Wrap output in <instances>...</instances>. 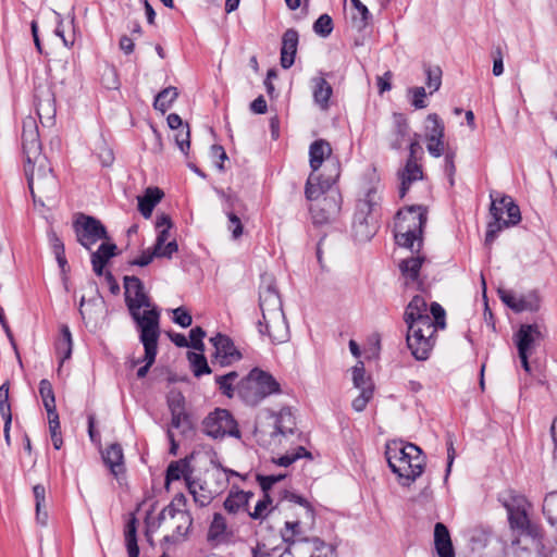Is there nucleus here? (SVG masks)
Masks as SVG:
<instances>
[{"label": "nucleus", "instance_id": "nucleus-9", "mask_svg": "<svg viewBox=\"0 0 557 557\" xmlns=\"http://www.w3.org/2000/svg\"><path fill=\"white\" fill-rule=\"evenodd\" d=\"M280 392V383L273 375L258 368L252 369L238 386L239 396L250 406H256L265 397Z\"/></svg>", "mask_w": 557, "mask_h": 557}, {"label": "nucleus", "instance_id": "nucleus-14", "mask_svg": "<svg viewBox=\"0 0 557 557\" xmlns=\"http://www.w3.org/2000/svg\"><path fill=\"white\" fill-rule=\"evenodd\" d=\"M78 243L90 250L100 239H109L104 225L96 218L81 214L74 223Z\"/></svg>", "mask_w": 557, "mask_h": 557}, {"label": "nucleus", "instance_id": "nucleus-32", "mask_svg": "<svg viewBox=\"0 0 557 557\" xmlns=\"http://www.w3.org/2000/svg\"><path fill=\"white\" fill-rule=\"evenodd\" d=\"M251 497H253L252 492H231L224 502V508L231 513H236L242 509H247L249 499Z\"/></svg>", "mask_w": 557, "mask_h": 557}, {"label": "nucleus", "instance_id": "nucleus-63", "mask_svg": "<svg viewBox=\"0 0 557 557\" xmlns=\"http://www.w3.org/2000/svg\"><path fill=\"white\" fill-rule=\"evenodd\" d=\"M190 134H189V127L186 125L185 127H182L177 131L175 134V143L180 150L184 153H187V150L190 147V140H189Z\"/></svg>", "mask_w": 557, "mask_h": 557}, {"label": "nucleus", "instance_id": "nucleus-60", "mask_svg": "<svg viewBox=\"0 0 557 557\" xmlns=\"http://www.w3.org/2000/svg\"><path fill=\"white\" fill-rule=\"evenodd\" d=\"M117 247L113 243H102L99 248L91 253V256H98L99 260L108 262L110 258L116 255Z\"/></svg>", "mask_w": 557, "mask_h": 557}, {"label": "nucleus", "instance_id": "nucleus-62", "mask_svg": "<svg viewBox=\"0 0 557 557\" xmlns=\"http://www.w3.org/2000/svg\"><path fill=\"white\" fill-rule=\"evenodd\" d=\"M206 336V332L200 327L196 326L190 330L189 332V346L193 347L196 350L203 351L205 345H203V337Z\"/></svg>", "mask_w": 557, "mask_h": 557}, {"label": "nucleus", "instance_id": "nucleus-1", "mask_svg": "<svg viewBox=\"0 0 557 557\" xmlns=\"http://www.w3.org/2000/svg\"><path fill=\"white\" fill-rule=\"evenodd\" d=\"M426 223V211L421 206H413L399 210L395 218L394 237L398 246L417 252V256L405 258L399 263V270L404 277L417 281L425 258L420 249L423 245V228Z\"/></svg>", "mask_w": 557, "mask_h": 557}, {"label": "nucleus", "instance_id": "nucleus-25", "mask_svg": "<svg viewBox=\"0 0 557 557\" xmlns=\"http://www.w3.org/2000/svg\"><path fill=\"white\" fill-rule=\"evenodd\" d=\"M508 520L510 528L517 531L519 535H525L532 539L540 536V529L529 519L527 510L508 515Z\"/></svg>", "mask_w": 557, "mask_h": 557}, {"label": "nucleus", "instance_id": "nucleus-20", "mask_svg": "<svg viewBox=\"0 0 557 557\" xmlns=\"http://www.w3.org/2000/svg\"><path fill=\"white\" fill-rule=\"evenodd\" d=\"M215 348V358L221 359V364H227L232 360L239 359L240 354L234 346L233 341L223 334H218L210 339Z\"/></svg>", "mask_w": 557, "mask_h": 557}, {"label": "nucleus", "instance_id": "nucleus-6", "mask_svg": "<svg viewBox=\"0 0 557 557\" xmlns=\"http://www.w3.org/2000/svg\"><path fill=\"white\" fill-rule=\"evenodd\" d=\"M125 302L138 332L160 330V310L144 290L136 276L124 277Z\"/></svg>", "mask_w": 557, "mask_h": 557}, {"label": "nucleus", "instance_id": "nucleus-64", "mask_svg": "<svg viewBox=\"0 0 557 557\" xmlns=\"http://www.w3.org/2000/svg\"><path fill=\"white\" fill-rule=\"evenodd\" d=\"M372 395L373 388L367 387L360 389V395L352 400V408L358 412L362 411L366 408L369 400L372 398Z\"/></svg>", "mask_w": 557, "mask_h": 557}, {"label": "nucleus", "instance_id": "nucleus-31", "mask_svg": "<svg viewBox=\"0 0 557 557\" xmlns=\"http://www.w3.org/2000/svg\"><path fill=\"white\" fill-rule=\"evenodd\" d=\"M351 22L358 30L364 29L372 21V15L368 8L360 0H350Z\"/></svg>", "mask_w": 557, "mask_h": 557}, {"label": "nucleus", "instance_id": "nucleus-35", "mask_svg": "<svg viewBox=\"0 0 557 557\" xmlns=\"http://www.w3.org/2000/svg\"><path fill=\"white\" fill-rule=\"evenodd\" d=\"M312 82L315 103H318L322 109H326L332 95L331 85L323 77H314Z\"/></svg>", "mask_w": 557, "mask_h": 557}, {"label": "nucleus", "instance_id": "nucleus-10", "mask_svg": "<svg viewBox=\"0 0 557 557\" xmlns=\"http://www.w3.org/2000/svg\"><path fill=\"white\" fill-rule=\"evenodd\" d=\"M165 524L172 533L164 536L166 542L183 541L193 525V517L186 510L176 509L173 505L166 506L158 516V527Z\"/></svg>", "mask_w": 557, "mask_h": 557}, {"label": "nucleus", "instance_id": "nucleus-58", "mask_svg": "<svg viewBox=\"0 0 557 557\" xmlns=\"http://www.w3.org/2000/svg\"><path fill=\"white\" fill-rule=\"evenodd\" d=\"M35 106L38 103H47L50 101H54V92L51 87L47 84H40L35 88Z\"/></svg>", "mask_w": 557, "mask_h": 557}, {"label": "nucleus", "instance_id": "nucleus-42", "mask_svg": "<svg viewBox=\"0 0 557 557\" xmlns=\"http://www.w3.org/2000/svg\"><path fill=\"white\" fill-rule=\"evenodd\" d=\"M300 458L312 459V455L302 446H298L293 451H287L284 456L273 459V462L281 467H288Z\"/></svg>", "mask_w": 557, "mask_h": 557}, {"label": "nucleus", "instance_id": "nucleus-27", "mask_svg": "<svg viewBox=\"0 0 557 557\" xmlns=\"http://www.w3.org/2000/svg\"><path fill=\"white\" fill-rule=\"evenodd\" d=\"M498 500L506 508L508 515L528 510V507L530 506L523 495H520L512 490L502 492L498 495Z\"/></svg>", "mask_w": 557, "mask_h": 557}, {"label": "nucleus", "instance_id": "nucleus-49", "mask_svg": "<svg viewBox=\"0 0 557 557\" xmlns=\"http://www.w3.org/2000/svg\"><path fill=\"white\" fill-rule=\"evenodd\" d=\"M39 394L42 399L45 409L55 408V398L51 383L42 379L39 382Z\"/></svg>", "mask_w": 557, "mask_h": 557}, {"label": "nucleus", "instance_id": "nucleus-39", "mask_svg": "<svg viewBox=\"0 0 557 557\" xmlns=\"http://www.w3.org/2000/svg\"><path fill=\"white\" fill-rule=\"evenodd\" d=\"M541 299L536 292H530L525 295H520L517 298L516 312L522 311H537L540 309Z\"/></svg>", "mask_w": 557, "mask_h": 557}, {"label": "nucleus", "instance_id": "nucleus-7", "mask_svg": "<svg viewBox=\"0 0 557 557\" xmlns=\"http://www.w3.org/2000/svg\"><path fill=\"white\" fill-rule=\"evenodd\" d=\"M382 199V185L377 178L373 185L366 189L363 198L359 199L357 203L352 232L358 242H368L377 232V218L380 216Z\"/></svg>", "mask_w": 557, "mask_h": 557}, {"label": "nucleus", "instance_id": "nucleus-50", "mask_svg": "<svg viewBox=\"0 0 557 557\" xmlns=\"http://www.w3.org/2000/svg\"><path fill=\"white\" fill-rule=\"evenodd\" d=\"M238 377V373L235 371L228 372L224 375H219L215 377V383L218 384L220 391L226 395L227 397H232L234 393L233 383Z\"/></svg>", "mask_w": 557, "mask_h": 557}, {"label": "nucleus", "instance_id": "nucleus-61", "mask_svg": "<svg viewBox=\"0 0 557 557\" xmlns=\"http://www.w3.org/2000/svg\"><path fill=\"white\" fill-rule=\"evenodd\" d=\"M431 314L433 315V325L435 327V331L437 329H444L445 323V310L443 307L437 302H432L430 307Z\"/></svg>", "mask_w": 557, "mask_h": 557}, {"label": "nucleus", "instance_id": "nucleus-53", "mask_svg": "<svg viewBox=\"0 0 557 557\" xmlns=\"http://www.w3.org/2000/svg\"><path fill=\"white\" fill-rule=\"evenodd\" d=\"M313 30L317 35L325 38L333 30V20L329 14H322L313 24Z\"/></svg>", "mask_w": 557, "mask_h": 557}, {"label": "nucleus", "instance_id": "nucleus-37", "mask_svg": "<svg viewBox=\"0 0 557 557\" xmlns=\"http://www.w3.org/2000/svg\"><path fill=\"white\" fill-rule=\"evenodd\" d=\"M177 97L178 91L176 87H166L156 96L153 108L162 113H165Z\"/></svg>", "mask_w": 557, "mask_h": 557}, {"label": "nucleus", "instance_id": "nucleus-47", "mask_svg": "<svg viewBox=\"0 0 557 557\" xmlns=\"http://www.w3.org/2000/svg\"><path fill=\"white\" fill-rule=\"evenodd\" d=\"M36 111L42 125H51L55 116V100L47 103H38Z\"/></svg>", "mask_w": 557, "mask_h": 557}, {"label": "nucleus", "instance_id": "nucleus-33", "mask_svg": "<svg viewBox=\"0 0 557 557\" xmlns=\"http://www.w3.org/2000/svg\"><path fill=\"white\" fill-rule=\"evenodd\" d=\"M307 546L306 557H336L335 548L331 544H326L318 537L305 541Z\"/></svg>", "mask_w": 557, "mask_h": 557}, {"label": "nucleus", "instance_id": "nucleus-29", "mask_svg": "<svg viewBox=\"0 0 557 557\" xmlns=\"http://www.w3.org/2000/svg\"><path fill=\"white\" fill-rule=\"evenodd\" d=\"M103 461L113 475L124 472V455L121 445L112 444L102 454Z\"/></svg>", "mask_w": 557, "mask_h": 557}, {"label": "nucleus", "instance_id": "nucleus-4", "mask_svg": "<svg viewBox=\"0 0 557 557\" xmlns=\"http://www.w3.org/2000/svg\"><path fill=\"white\" fill-rule=\"evenodd\" d=\"M332 148L324 139H318L310 145V173L305 188L308 200L318 199L325 189H330L339 177V164L331 158Z\"/></svg>", "mask_w": 557, "mask_h": 557}, {"label": "nucleus", "instance_id": "nucleus-59", "mask_svg": "<svg viewBox=\"0 0 557 557\" xmlns=\"http://www.w3.org/2000/svg\"><path fill=\"white\" fill-rule=\"evenodd\" d=\"M408 95L411 96L410 102L416 109H424L428 107V103L425 102L426 92L424 87L409 88Z\"/></svg>", "mask_w": 557, "mask_h": 557}, {"label": "nucleus", "instance_id": "nucleus-38", "mask_svg": "<svg viewBox=\"0 0 557 557\" xmlns=\"http://www.w3.org/2000/svg\"><path fill=\"white\" fill-rule=\"evenodd\" d=\"M491 214L493 215V221L487 225V232L485 235V244L492 245L498 233L505 228L509 227V225L505 222L504 219H500V212L497 211L495 205L491 206Z\"/></svg>", "mask_w": 557, "mask_h": 557}, {"label": "nucleus", "instance_id": "nucleus-55", "mask_svg": "<svg viewBox=\"0 0 557 557\" xmlns=\"http://www.w3.org/2000/svg\"><path fill=\"white\" fill-rule=\"evenodd\" d=\"M308 549L305 541H296L283 550L277 553V557H306Z\"/></svg>", "mask_w": 557, "mask_h": 557}, {"label": "nucleus", "instance_id": "nucleus-45", "mask_svg": "<svg viewBox=\"0 0 557 557\" xmlns=\"http://www.w3.org/2000/svg\"><path fill=\"white\" fill-rule=\"evenodd\" d=\"M352 373V382L354 386L358 389H363L367 387L373 388V384L371 382L370 376H366L364 366L362 361H358V363L351 368Z\"/></svg>", "mask_w": 557, "mask_h": 557}, {"label": "nucleus", "instance_id": "nucleus-8", "mask_svg": "<svg viewBox=\"0 0 557 557\" xmlns=\"http://www.w3.org/2000/svg\"><path fill=\"white\" fill-rule=\"evenodd\" d=\"M24 171L35 205L45 206L57 198L59 184L47 157L25 162Z\"/></svg>", "mask_w": 557, "mask_h": 557}, {"label": "nucleus", "instance_id": "nucleus-28", "mask_svg": "<svg viewBox=\"0 0 557 557\" xmlns=\"http://www.w3.org/2000/svg\"><path fill=\"white\" fill-rule=\"evenodd\" d=\"M163 191L158 187H149L146 189L144 196H139L138 210L145 219H149L152 214L153 208L161 201Z\"/></svg>", "mask_w": 557, "mask_h": 557}, {"label": "nucleus", "instance_id": "nucleus-46", "mask_svg": "<svg viewBox=\"0 0 557 557\" xmlns=\"http://www.w3.org/2000/svg\"><path fill=\"white\" fill-rule=\"evenodd\" d=\"M171 426L177 429L181 434L186 435L193 430V423L187 412L171 414Z\"/></svg>", "mask_w": 557, "mask_h": 557}, {"label": "nucleus", "instance_id": "nucleus-52", "mask_svg": "<svg viewBox=\"0 0 557 557\" xmlns=\"http://www.w3.org/2000/svg\"><path fill=\"white\" fill-rule=\"evenodd\" d=\"M286 476H287V473L270 474V475L257 474L256 479H257L262 492L271 495L273 486L276 483H278L280 481L284 480Z\"/></svg>", "mask_w": 557, "mask_h": 557}, {"label": "nucleus", "instance_id": "nucleus-36", "mask_svg": "<svg viewBox=\"0 0 557 557\" xmlns=\"http://www.w3.org/2000/svg\"><path fill=\"white\" fill-rule=\"evenodd\" d=\"M35 506H36V520L39 524L46 525L48 521V512L42 510L46 508V488L41 484H36L33 487Z\"/></svg>", "mask_w": 557, "mask_h": 557}, {"label": "nucleus", "instance_id": "nucleus-43", "mask_svg": "<svg viewBox=\"0 0 557 557\" xmlns=\"http://www.w3.org/2000/svg\"><path fill=\"white\" fill-rule=\"evenodd\" d=\"M125 542L128 552V557H138L139 547L137 545V536H136V521L132 519L126 524L125 530Z\"/></svg>", "mask_w": 557, "mask_h": 557}, {"label": "nucleus", "instance_id": "nucleus-12", "mask_svg": "<svg viewBox=\"0 0 557 557\" xmlns=\"http://www.w3.org/2000/svg\"><path fill=\"white\" fill-rule=\"evenodd\" d=\"M311 201H317L310 207L312 221L317 225L335 221L341 212L342 196L338 190L332 187L325 189L318 199H312Z\"/></svg>", "mask_w": 557, "mask_h": 557}, {"label": "nucleus", "instance_id": "nucleus-16", "mask_svg": "<svg viewBox=\"0 0 557 557\" xmlns=\"http://www.w3.org/2000/svg\"><path fill=\"white\" fill-rule=\"evenodd\" d=\"M22 147L25 156V162H30L39 159V157H45L41 153L38 125L36 119L33 116H27L23 120Z\"/></svg>", "mask_w": 557, "mask_h": 557}, {"label": "nucleus", "instance_id": "nucleus-11", "mask_svg": "<svg viewBox=\"0 0 557 557\" xmlns=\"http://www.w3.org/2000/svg\"><path fill=\"white\" fill-rule=\"evenodd\" d=\"M283 498L290 503L298 504L304 510V513L308 520V524L313 523V521H314L313 510H312L311 506L309 505V503L304 497H301L293 492L284 491ZM304 524H307V522H304L301 520L285 521L284 529H282L280 531L282 540L285 543H287L288 545L296 541H310L311 539H309L305 535V531L302 528Z\"/></svg>", "mask_w": 557, "mask_h": 557}, {"label": "nucleus", "instance_id": "nucleus-22", "mask_svg": "<svg viewBox=\"0 0 557 557\" xmlns=\"http://www.w3.org/2000/svg\"><path fill=\"white\" fill-rule=\"evenodd\" d=\"M398 178L400 181L399 195L404 197L412 183L423 180L421 164L417 160L407 159L405 166L398 171Z\"/></svg>", "mask_w": 557, "mask_h": 557}, {"label": "nucleus", "instance_id": "nucleus-56", "mask_svg": "<svg viewBox=\"0 0 557 557\" xmlns=\"http://www.w3.org/2000/svg\"><path fill=\"white\" fill-rule=\"evenodd\" d=\"M426 85L431 89L430 94L437 91L442 84V70L438 66L435 67H426Z\"/></svg>", "mask_w": 557, "mask_h": 557}, {"label": "nucleus", "instance_id": "nucleus-51", "mask_svg": "<svg viewBox=\"0 0 557 557\" xmlns=\"http://www.w3.org/2000/svg\"><path fill=\"white\" fill-rule=\"evenodd\" d=\"M226 531V521L225 518L221 513H214L213 519L211 521L209 531H208V540H215L223 535Z\"/></svg>", "mask_w": 557, "mask_h": 557}, {"label": "nucleus", "instance_id": "nucleus-15", "mask_svg": "<svg viewBox=\"0 0 557 557\" xmlns=\"http://www.w3.org/2000/svg\"><path fill=\"white\" fill-rule=\"evenodd\" d=\"M173 223L170 215L162 213L157 215L156 219V228L158 230V235L156 243L152 247L154 250V255L157 258H172L173 253L177 251L178 246L175 239L169 240L170 230L172 228Z\"/></svg>", "mask_w": 557, "mask_h": 557}, {"label": "nucleus", "instance_id": "nucleus-48", "mask_svg": "<svg viewBox=\"0 0 557 557\" xmlns=\"http://www.w3.org/2000/svg\"><path fill=\"white\" fill-rule=\"evenodd\" d=\"M271 504V495L263 493V498L256 504L253 511L249 512V516L255 520H263L268 518V516L272 512V510L269 509Z\"/></svg>", "mask_w": 557, "mask_h": 557}, {"label": "nucleus", "instance_id": "nucleus-23", "mask_svg": "<svg viewBox=\"0 0 557 557\" xmlns=\"http://www.w3.org/2000/svg\"><path fill=\"white\" fill-rule=\"evenodd\" d=\"M541 337L542 333L537 324H522L516 334L518 350L531 352Z\"/></svg>", "mask_w": 557, "mask_h": 557}, {"label": "nucleus", "instance_id": "nucleus-2", "mask_svg": "<svg viewBox=\"0 0 557 557\" xmlns=\"http://www.w3.org/2000/svg\"><path fill=\"white\" fill-rule=\"evenodd\" d=\"M408 325L407 346L411 355L420 361L429 358L434 346L435 327L428 314V305L422 296H414L405 311Z\"/></svg>", "mask_w": 557, "mask_h": 557}, {"label": "nucleus", "instance_id": "nucleus-40", "mask_svg": "<svg viewBox=\"0 0 557 557\" xmlns=\"http://www.w3.org/2000/svg\"><path fill=\"white\" fill-rule=\"evenodd\" d=\"M434 138H444V124L436 113H431L425 121V139Z\"/></svg>", "mask_w": 557, "mask_h": 557}, {"label": "nucleus", "instance_id": "nucleus-54", "mask_svg": "<svg viewBox=\"0 0 557 557\" xmlns=\"http://www.w3.org/2000/svg\"><path fill=\"white\" fill-rule=\"evenodd\" d=\"M168 407L172 413L185 412V397L178 391H171L168 395Z\"/></svg>", "mask_w": 557, "mask_h": 557}, {"label": "nucleus", "instance_id": "nucleus-18", "mask_svg": "<svg viewBox=\"0 0 557 557\" xmlns=\"http://www.w3.org/2000/svg\"><path fill=\"white\" fill-rule=\"evenodd\" d=\"M410 139V127L407 117L403 113H394L392 126L388 135V145L391 149L399 150Z\"/></svg>", "mask_w": 557, "mask_h": 557}, {"label": "nucleus", "instance_id": "nucleus-26", "mask_svg": "<svg viewBox=\"0 0 557 557\" xmlns=\"http://www.w3.org/2000/svg\"><path fill=\"white\" fill-rule=\"evenodd\" d=\"M434 544L438 557H455L449 531L441 522H437L434 528Z\"/></svg>", "mask_w": 557, "mask_h": 557}, {"label": "nucleus", "instance_id": "nucleus-5", "mask_svg": "<svg viewBox=\"0 0 557 557\" xmlns=\"http://www.w3.org/2000/svg\"><path fill=\"white\" fill-rule=\"evenodd\" d=\"M385 460L403 486H409L424 471L425 456L414 444L392 441L385 444Z\"/></svg>", "mask_w": 557, "mask_h": 557}, {"label": "nucleus", "instance_id": "nucleus-19", "mask_svg": "<svg viewBox=\"0 0 557 557\" xmlns=\"http://www.w3.org/2000/svg\"><path fill=\"white\" fill-rule=\"evenodd\" d=\"M270 418L273 420L274 426V431L271 432L272 437L294 434L296 419L290 408H283L277 413L271 412Z\"/></svg>", "mask_w": 557, "mask_h": 557}, {"label": "nucleus", "instance_id": "nucleus-3", "mask_svg": "<svg viewBox=\"0 0 557 557\" xmlns=\"http://www.w3.org/2000/svg\"><path fill=\"white\" fill-rule=\"evenodd\" d=\"M259 307L262 312V321H259V332L263 333L264 327L274 344L287 342L289 330L282 308V299L277 292L275 280L270 274L261 276Z\"/></svg>", "mask_w": 557, "mask_h": 557}, {"label": "nucleus", "instance_id": "nucleus-57", "mask_svg": "<svg viewBox=\"0 0 557 557\" xmlns=\"http://www.w3.org/2000/svg\"><path fill=\"white\" fill-rule=\"evenodd\" d=\"M278 550L277 546H272L270 543L262 541L252 547L251 553L252 557H277Z\"/></svg>", "mask_w": 557, "mask_h": 557}, {"label": "nucleus", "instance_id": "nucleus-24", "mask_svg": "<svg viewBox=\"0 0 557 557\" xmlns=\"http://www.w3.org/2000/svg\"><path fill=\"white\" fill-rule=\"evenodd\" d=\"M497 541V537L490 527L476 525L468 532V542L471 550L474 553H480L490 544Z\"/></svg>", "mask_w": 557, "mask_h": 557}, {"label": "nucleus", "instance_id": "nucleus-44", "mask_svg": "<svg viewBox=\"0 0 557 557\" xmlns=\"http://www.w3.org/2000/svg\"><path fill=\"white\" fill-rule=\"evenodd\" d=\"M188 360L191 366V371L195 376L199 377L203 374L211 373V369L208 366V361L202 354L188 352Z\"/></svg>", "mask_w": 557, "mask_h": 557}, {"label": "nucleus", "instance_id": "nucleus-30", "mask_svg": "<svg viewBox=\"0 0 557 557\" xmlns=\"http://www.w3.org/2000/svg\"><path fill=\"white\" fill-rule=\"evenodd\" d=\"M188 491L193 495L194 500L200 507H206L211 504L215 497V492L208 488L199 481H188Z\"/></svg>", "mask_w": 557, "mask_h": 557}, {"label": "nucleus", "instance_id": "nucleus-13", "mask_svg": "<svg viewBox=\"0 0 557 557\" xmlns=\"http://www.w3.org/2000/svg\"><path fill=\"white\" fill-rule=\"evenodd\" d=\"M202 429L208 436L215 440L240 436L237 422L226 409L216 408L210 412L202 421Z\"/></svg>", "mask_w": 557, "mask_h": 557}, {"label": "nucleus", "instance_id": "nucleus-21", "mask_svg": "<svg viewBox=\"0 0 557 557\" xmlns=\"http://www.w3.org/2000/svg\"><path fill=\"white\" fill-rule=\"evenodd\" d=\"M299 35L294 28L287 29L282 37L281 65L283 69H289L295 62Z\"/></svg>", "mask_w": 557, "mask_h": 557}, {"label": "nucleus", "instance_id": "nucleus-34", "mask_svg": "<svg viewBox=\"0 0 557 557\" xmlns=\"http://www.w3.org/2000/svg\"><path fill=\"white\" fill-rule=\"evenodd\" d=\"M191 472L190 465L187 459H181L178 461H172L166 469L165 481L169 484L171 481L180 480L184 478L188 483L189 474Z\"/></svg>", "mask_w": 557, "mask_h": 557}, {"label": "nucleus", "instance_id": "nucleus-41", "mask_svg": "<svg viewBox=\"0 0 557 557\" xmlns=\"http://www.w3.org/2000/svg\"><path fill=\"white\" fill-rule=\"evenodd\" d=\"M499 205L506 208V214L508 216L505 222L509 225H517L521 221V213L519 207L513 202L510 196L502 195L499 197Z\"/></svg>", "mask_w": 557, "mask_h": 557}, {"label": "nucleus", "instance_id": "nucleus-17", "mask_svg": "<svg viewBox=\"0 0 557 557\" xmlns=\"http://www.w3.org/2000/svg\"><path fill=\"white\" fill-rule=\"evenodd\" d=\"M160 334V330L139 332V339L145 349V355L143 358L145 366L137 370L138 379H144L147 375L150 367L154 363L156 356L158 354V341Z\"/></svg>", "mask_w": 557, "mask_h": 557}]
</instances>
